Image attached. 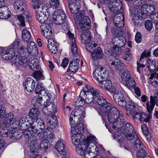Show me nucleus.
I'll return each mask as SVG.
<instances>
[{"label":"nucleus","instance_id":"f257e3e1","mask_svg":"<svg viewBox=\"0 0 158 158\" xmlns=\"http://www.w3.org/2000/svg\"><path fill=\"white\" fill-rule=\"evenodd\" d=\"M85 88V91L83 89L81 90L79 97L75 102V106L81 107L84 105L85 102L89 103L92 102L98 105L101 99L100 98L102 97L99 94V90L89 85H86Z\"/></svg>","mask_w":158,"mask_h":158},{"label":"nucleus","instance_id":"f03ea898","mask_svg":"<svg viewBox=\"0 0 158 158\" xmlns=\"http://www.w3.org/2000/svg\"><path fill=\"white\" fill-rule=\"evenodd\" d=\"M100 99L98 105L101 106L98 110V114L102 116L107 114L108 120L110 123H113L117 119H118L121 115H123L118 109L108 102L102 96Z\"/></svg>","mask_w":158,"mask_h":158},{"label":"nucleus","instance_id":"7ed1b4c3","mask_svg":"<svg viewBox=\"0 0 158 158\" xmlns=\"http://www.w3.org/2000/svg\"><path fill=\"white\" fill-rule=\"evenodd\" d=\"M28 130L23 132L25 137L33 141L40 140L42 138V129L44 128V124L42 119L38 118L29 123Z\"/></svg>","mask_w":158,"mask_h":158},{"label":"nucleus","instance_id":"20e7f679","mask_svg":"<svg viewBox=\"0 0 158 158\" xmlns=\"http://www.w3.org/2000/svg\"><path fill=\"white\" fill-rule=\"evenodd\" d=\"M158 106V98L152 96H150V101H148L146 103V108L149 114L147 115L141 111L135 112L132 115V118L134 120H139L141 121H144L146 123L149 122L151 117L152 113L155 105Z\"/></svg>","mask_w":158,"mask_h":158},{"label":"nucleus","instance_id":"39448f33","mask_svg":"<svg viewBox=\"0 0 158 158\" xmlns=\"http://www.w3.org/2000/svg\"><path fill=\"white\" fill-rule=\"evenodd\" d=\"M113 98L114 101L120 106L124 107L129 99V98L125 96L123 92L118 90L113 94Z\"/></svg>","mask_w":158,"mask_h":158},{"label":"nucleus","instance_id":"423d86ee","mask_svg":"<svg viewBox=\"0 0 158 158\" xmlns=\"http://www.w3.org/2000/svg\"><path fill=\"white\" fill-rule=\"evenodd\" d=\"M66 18L64 12L62 10H58L54 12L52 18L53 22L56 24L59 25L64 23Z\"/></svg>","mask_w":158,"mask_h":158},{"label":"nucleus","instance_id":"0eeeda50","mask_svg":"<svg viewBox=\"0 0 158 158\" xmlns=\"http://www.w3.org/2000/svg\"><path fill=\"white\" fill-rule=\"evenodd\" d=\"M155 10V8L153 5L147 4L146 3L141 6L140 14L141 17L145 18L147 16H150L151 14H153Z\"/></svg>","mask_w":158,"mask_h":158},{"label":"nucleus","instance_id":"6e6552de","mask_svg":"<svg viewBox=\"0 0 158 158\" xmlns=\"http://www.w3.org/2000/svg\"><path fill=\"white\" fill-rule=\"evenodd\" d=\"M33 2L32 6L33 8L35 9H37L36 10V13H39L40 14H47L48 11V8L44 4L40 3V2L39 0H32Z\"/></svg>","mask_w":158,"mask_h":158},{"label":"nucleus","instance_id":"1a4fd4ad","mask_svg":"<svg viewBox=\"0 0 158 158\" xmlns=\"http://www.w3.org/2000/svg\"><path fill=\"white\" fill-rule=\"evenodd\" d=\"M97 84L102 89L109 91L113 94L118 90L114 86H112L110 81L102 80L101 81H98Z\"/></svg>","mask_w":158,"mask_h":158},{"label":"nucleus","instance_id":"9d476101","mask_svg":"<svg viewBox=\"0 0 158 158\" xmlns=\"http://www.w3.org/2000/svg\"><path fill=\"white\" fill-rule=\"evenodd\" d=\"M109 66L112 69H116L121 71L124 69L125 65L118 59L114 57L109 62Z\"/></svg>","mask_w":158,"mask_h":158},{"label":"nucleus","instance_id":"9b49d317","mask_svg":"<svg viewBox=\"0 0 158 158\" xmlns=\"http://www.w3.org/2000/svg\"><path fill=\"white\" fill-rule=\"evenodd\" d=\"M91 21L87 16H84L77 27L79 32H81L90 27Z\"/></svg>","mask_w":158,"mask_h":158},{"label":"nucleus","instance_id":"f8f14e48","mask_svg":"<svg viewBox=\"0 0 158 158\" xmlns=\"http://www.w3.org/2000/svg\"><path fill=\"white\" fill-rule=\"evenodd\" d=\"M134 128L129 123H127L124 129V132L126 138L129 140L137 138V135L134 131Z\"/></svg>","mask_w":158,"mask_h":158},{"label":"nucleus","instance_id":"ddd939ff","mask_svg":"<svg viewBox=\"0 0 158 158\" xmlns=\"http://www.w3.org/2000/svg\"><path fill=\"white\" fill-rule=\"evenodd\" d=\"M13 7L19 14L23 13L26 10V4L24 0H17L13 3Z\"/></svg>","mask_w":158,"mask_h":158},{"label":"nucleus","instance_id":"4468645a","mask_svg":"<svg viewBox=\"0 0 158 158\" xmlns=\"http://www.w3.org/2000/svg\"><path fill=\"white\" fill-rule=\"evenodd\" d=\"M110 10L114 13L120 11L122 8V3L120 0L110 2L108 5Z\"/></svg>","mask_w":158,"mask_h":158},{"label":"nucleus","instance_id":"2eb2a0df","mask_svg":"<svg viewBox=\"0 0 158 158\" xmlns=\"http://www.w3.org/2000/svg\"><path fill=\"white\" fill-rule=\"evenodd\" d=\"M15 57L14 60V63L17 65L23 66L26 68L28 66V59L26 56H19L18 57L14 56Z\"/></svg>","mask_w":158,"mask_h":158},{"label":"nucleus","instance_id":"dca6fc26","mask_svg":"<svg viewBox=\"0 0 158 158\" xmlns=\"http://www.w3.org/2000/svg\"><path fill=\"white\" fill-rule=\"evenodd\" d=\"M102 68H97L96 69L93 73V77L96 80V83L98 84V81H101L104 78L105 79L106 78V76H105L104 72L102 74L101 72L102 71Z\"/></svg>","mask_w":158,"mask_h":158},{"label":"nucleus","instance_id":"f3484780","mask_svg":"<svg viewBox=\"0 0 158 158\" xmlns=\"http://www.w3.org/2000/svg\"><path fill=\"white\" fill-rule=\"evenodd\" d=\"M42 34L45 37L49 38L51 35L52 31L51 28L47 23H43L40 26Z\"/></svg>","mask_w":158,"mask_h":158},{"label":"nucleus","instance_id":"a211bd4d","mask_svg":"<svg viewBox=\"0 0 158 158\" xmlns=\"http://www.w3.org/2000/svg\"><path fill=\"white\" fill-rule=\"evenodd\" d=\"M124 19L123 14L122 13H118L114 16L113 21L115 26L121 28L124 26Z\"/></svg>","mask_w":158,"mask_h":158},{"label":"nucleus","instance_id":"6ab92c4d","mask_svg":"<svg viewBox=\"0 0 158 158\" xmlns=\"http://www.w3.org/2000/svg\"><path fill=\"white\" fill-rule=\"evenodd\" d=\"M95 137L93 136L88 137L82 144L85 146V148H97L98 147L95 143Z\"/></svg>","mask_w":158,"mask_h":158},{"label":"nucleus","instance_id":"aec40b11","mask_svg":"<svg viewBox=\"0 0 158 158\" xmlns=\"http://www.w3.org/2000/svg\"><path fill=\"white\" fill-rule=\"evenodd\" d=\"M70 10L73 14H75L79 11L81 7L80 4L77 0H73L71 2H69Z\"/></svg>","mask_w":158,"mask_h":158},{"label":"nucleus","instance_id":"412c9836","mask_svg":"<svg viewBox=\"0 0 158 158\" xmlns=\"http://www.w3.org/2000/svg\"><path fill=\"white\" fill-rule=\"evenodd\" d=\"M125 42V38L123 36L114 37L112 40V44L114 45V47H123Z\"/></svg>","mask_w":158,"mask_h":158},{"label":"nucleus","instance_id":"4be33fe9","mask_svg":"<svg viewBox=\"0 0 158 158\" xmlns=\"http://www.w3.org/2000/svg\"><path fill=\"white\" fill-rule=\"evenodd\" d=\"M79 60L77 58L72 60L69 63L68 71L73 73L77 72L79 69Z\"/></svg>","mask_w":158,"mask_h":158},{"label":"nucleus","instance_id":"5701e85b","mask_svg":"<svg viewBox=\"0 0 158 158\" xmlns=\"http://www.w3.org/2000/svg\"><path fill=\"white\" fill-rule=\"evenodd\" d=\"M126 123V121L124 116H121L118 119H117L112 123L113 128L115 130L119 129L122 127Z\"/></svg>","mask_w":158,"mask_h":158},{"label":"nucleus","instance_id":"b1692460","mask_svg":"<svg viewBox=\"0 0 158 158\" xmlns=\"http://www.w3.org/2000/svg\"><path fill=\"white\" fill-rule=\"evenodd\" d=\"M35 86V82L34 80L31 77H28L25 82V89L27 91L31 92L32 91Z\"/></svg>","mask_w":158,"mask_h":158},{"label":"nucleus","instance_id":"393cba45","mask_svg":"<svg viewBox=\"0 0 158 158\" xmlns=\"http://www.w3.org/2000/svg\"><path fill=\"white\" fill-rule=\"evenodd\" d=\"M48 48L50 52L53 54L57 52L58 43L54 41L52 39H50L48 40Z\"/></svg>","mask_w":158,"mask_h":158},{"label":"nucleus","instance_id":"a878e982","mask_svg":"<svg viewBox=\"0 0 158 158\" xmlns=\"http://www.w3.org/2000/svg\"><path fill=\"white\" fill-rule=\"evenodd\" d=\"M81 42L83 44H85L91 41V35L90 32L86 30L81 32Z\"/></svg>","mask_w":158,"mask_h":158},{"label":"nucleus","instance_id":"bb28decb","mask_svg":"<svg viewBox=\"0 0 158 158\" xmlns=\"http://www.w3.org/2000/svg\"><path fill=\"white\" fill-rule=\"evenodd\" d=\"M15 55L14 49L13 48H8L4 51L1 55L2 58L5 60H9L12 59Z\"/></svg>","mask_w":158,"mask_h":158},{"label":"nucleus","instance_id":"cd10ccee","mask_svg":"<svg viewBox=\"0 0 158 158\" xmlns=\"http://www.w3.org/2000/svg\"><path fill=\"white\" fill-rule=\"evenodd\" d=\"M49 11L47 12V14H40L39 13H35V17L37 20L41 23H46L49 17Z\"/></svg>","mask_w":158,"mask_h":158},{"label":"nucleus","instance_id":"c85d7f7f","mask_svg":"<svg viewBox=\"0 0 158 158\" xmlns=\"http://www.w3.org/2000/svg\"><path fill=\"white\" fill-rule=\"evenodd\" d=\"M4 135L5 136H7L13 139L17 140L19 139L20 137V135L18 134L17 131H15V130H12L10 131H5L4 130L3 131Z\"/></svg>","mask_w":158,"mask_h":158},{"label":"nucleus","instance_id":"c756f323","mask_svg":"<svg viewBox=\"0 0 158 158\" xmlns=\"http://www.w3.org/2000/svg\"><path fill=\"white\" fill-rule=\"evenodd\" d=\"M84 127L82 123H79V125L77 126H75L74 127H73L71 129V132L72 134L76 135L79 134L80 137H81L83 135L81 136V134L84 132Z\"/></svg>","mask_w":158,"mask_h":158},{"label":"nucleus","instance_id":"7c9ffc66","mask_svg":"<svg viewBox=\"0 0 158 158\" xmlns=\"http://www.w3.org/2000/svg\"><path fill=\"white\" fill-rule=\"evenodd\" d=\"M8 8L4 5L0 8V18L6 19L10 17L11 12L8 10Z\"/></svg>","mask_w":158,"mask_h":158},{"label":"nucleus","instance_id":"2f4dec72","mask_svg":"<svg viewBox=\"0 0 158 158\" xmlns=\"http://www.w3.org/2000/svg\"><path fill=\"white\" fill-rule=\"evenodd\" d=\"M51 117L48 118L47 119V123L48 127L52 128L55 127L57 125L58 121L57 117L54 114Z\"/></svg>","mask_w":158,"mask_h":158},{"label":"nucleus","instance_id":"473e14b6","mask_svg":"<svg viewBox=\"0 0 158 158\" xmlns=\"http://www.w3.org/2000/svg\"><path fill=\"white\" fill-rule=\"evenodd\" d=\"M91 55L94 59H101L103 58V54L100 47H98L91 52Z\"/></svg>","mask_w":158,"mask_h":158},{"label":"nucleus","instance_id":"72a5a7b5","mask_svg":"<svg viewBox=\"0 0 158 158\" xmlns=\"http://www.w3.org/2000/svg\"><path fill=\"white\" fill-rule=\"evenodd\" d=\"M44 105L46 106V108L48 109V112L51 114H54L57 112L56 106L54 102H44Z\"/></svg>","mask_w":158,"mask_h":158},{"label":"nucleus","instance_id":"f704fd0d","mask_svg":"<svg viewBox=\"0 0 158 158\" xmlns=\"http://www.w3.org/2000/svg\"><path fill=\"white\" fill-rule=\"evenodd\" d=\"M71 116L75 117L76 118H77L80 122L82 118H84L85 117V113L83 110L78 109L74 111H73L71 114Z\"/></svg>","mask_w":158,"mask_h":158},{"label":"nucleus","instance_id":"c9c22d12","mask_svg":"<svg viewBox=\"0 0 158 158\" xmlns=\"http://www.w3.org/2000/svg\"><path fill=\"white\" fill-rule=\"evenodd\" d=\"M40 114L38 109L36 108H32L30 110L29 114V118L32 121L35 120L37 119V118Z\"/></svg>","mask_w":158,"mask_h":158},{"label":"nucleus","instance_id":"e433bc0d","mask_svg":"<svg viewBox=\"0 0 158 158\" xmlns=\"http://www.w3.org/2000/svg\"><path fill=\"white\" fill-rule=\"evenodd\" d=\"M14 118L13 114L10 113L6 114L2 118V124L6 126L7 125L11 123Z\"/></svg>","mask_w":158,"mask_h":158},{"label":"nucleus","instance_id":"4c0bfd02","mask_svg":"<svg viewBox=\"0 0 158 158\" xmlns=\"http://www.w3.org/2000/svg\"><path fill=\"white\" fill-rule=\"evenodd\" d=\"M147 62V65L150 72H153L156 70L158 71V64L156 68L155 62L152 60L148 58Z\"/></svg>","mask_w":158,"mask_h":158},{"label":"nucleus","instance_id":"58836bf2","mask_svg":"<svg viewBox=\"0 0 158 158\" xmlns=\"http://www.w3.org/2000/svg\"><path fill=\"white\" fill-rule=\"evenodd\" d=\"M27 51L28 53L31 54L32 53H35L37 51V48L35 44L33 41H30L27 44Z\"/></svg>","mask_w":158,"mask_h":158},{"label":"nucleus","instance_id":"ea45409f","mask_svg":"<svg viewBox=\"0 0 158 158\" xmlns=\"http://www.w3.org/2000/svg\"><path fill=\"white\" fill-rule=\"evenodd\" d=\"M125 106L126 110L129 111L131 114H133L135 113L136 106L132 101H128Z\"/></svg>","mask_w":158,"mask_h":158},{"label":"nucleus","instance_id":"a19ab883","mask_svg":"<svg viewBox=\"0 0 158 158\" xmlns=\"http://www.w3.org/2000/svg\"><path fill=\"white\" fill-rule=\"evenodd\" d=\"M139 8L135 7L134 6H131L130 9L131 15L132 17L135 16L137 17H141Z\"/></svg>","mask_w":158,"mask_h":158},{"label":"nucleus","instance_id":"79ce46f5","mask_svg":"<svg viewBox=\"0 0 158 158\" xmlns=\"http://www.w3.org/2000/svg\"><path fill=\"white\" fill-rule=\"evenodd\" d=\"M139 8L135 7L134 6H131L130 9L131 15L132 17L135 16L137 17H141Z\"/></svg>","mask_w":158,"mask_h":158},{"label":"nucleus","instance_id":"37998d69","mask_svg":"<svg viewBox=\"0 0 158 158\" xmlns=\"http://www.w3.org/2000/svg\"><path fill=\"white\" fill-rule=\"evenodd\" d=\"M22 39L24 41H29L31 37V35L30 32L27 29H24L22 31Z\"/></svg>","mask_w":158,"mask_h":158},{"label":"nucleus","instance_id":"c03bdc74","mask_svg":"<svg viewBox=\"0 0 158 158\" xmlns=\"http://www.w3.org/2000/svg\"><path fill=\"white\" fill-rule=\"evenodd\" d=\"M69 120L71 129H72L73 127H75V126H78L79 123H80L78 120V118H76L75 117H71V114L69 118Z\"/></svg>","mask_w":158,"mask_h":158},{"label":"nucleus","instance_id":"a18cd8bd","mask_svg":"<svg viewBox=\"0 0 158 158\" xmlns=\"http://www.w3.org/2000/svg\"><path fill=\"white\" fill-rule=\"evenodd\" d=\"M85 44L86 48L87 50L90 52H92L95 49L97 46V44L94 43L91 41L88 42V43Z\"/></svg>","mask_w":158,"mask_h":158},{"label":"nucleus","instance_id":"49530a36","mask_svg":"<svg viewBox=\"0 0 158 158\" xmlns=\"http://www.w3.org/2000/svg\"><path fill=\"white\" fill-rule=\"evenodd\" d=\"M41 84L40 82L38 83L36 86L35 89V92L36 94H40L42 95L43 94H45V90H44V88L41 85Z\"/></svg>","mask_w":158,"mask_h":158},{"label":"nucleus","instance_id":"de8ad7c7","mask_svg":"<svg viewBox=\"0 0 158 158\" xmlns=\"http://www.w3.org/2000/svg\"><path fill=\"white\" fill-rule=\"evenodd\" d=\"M76 151L80 155H84L85 158H89L88 157V155L90 152L89 150H88V149H76Z\"/></svg>","mask_w":158,"mask_h":158},{"label":"nucleus","instance_id":"09e8293b","mask_svg":"<svg viewBox=\"0 0 158 158\" xmlns=\"http://www.w3.org/2000/svg\"><path fill=\"white\" fill-rule=\"evenodd\" d=\"M135 140L134 141L135 143L134 144V147L135 148H143L144 146L143 143L140 141L139 138H138L137 136V138L133 139L131 140Z\"/></svg>","mask_w":158,"mask_h":158},{"label":"nucleus","instance_id":"8fccbe9b","mask_svg":"<svg viewBox=\"0 0 158 158\" xmlns=\"http://www.w3.org/2000/svg\"><path fill=\"white\" fill-rule=\"evenodd\" d=\"M137 158H142L147 155H148L147 152L144 149H136Z\"/></svg>","mask_w":158,"mask_h":158},{"label":"nucleus","instance_id":"3c124183","mask_svg":"<svg viewBox=\"0 0 158 158\" xmlns=\"http://www.w3.org/2000/svg\"><path fill=\"white\" fill-rule=\"evenodd\" d=\"M125 82L127 86L129 88L135 87L136 84L134 79L131 77Z\"/></svg>","mask_w":158,"mask_h":158},{"label":"nucleus","instance_id":"603ef678","mask_svg":"<svg viewBox=\"0 0 158 158\" xmlns=\"http://www.w3.org/2000/svg\"><path fill=\"white\" fill-rule=\"evenodd\" d=\"M60 5L59 0H50V6L53 9H56L59 7Z\"/></svg>","mask_w":158,"mask_h":158},{"label":"nucleus","instance_id":"864d4df0","mask_svg":"<svg viewBox=\"0 0 158 158\" xmlns=\"http://www.w3.org/2000/svg\"><path fill=\"white\" fill-rule=\"evenodd\" d=\"M118 27H116L113 30V34L115 36V37H120L123 36V32L121 30V28Z\"/></svg>","mask_w":158,"mask_h":158},{"label":"nucleus","instance_id":"5fc2aeb1","mask_svg":"<svg viewBox=\"0 0 158 158\" xmlns=\"http://www.w3.org/2000/svg\"><path fill=\"white\" fill-rule=\"evenodd\" d=\"M71 52L73 56H76L78 53L77 48L76 44V40H73L71 44Z\"/></svg>","mask_w":158,"mask_h":158},{"label":"nucleus","instance_id":"6e6d98bb","mask_svg":"<svg viewBox=\"0 0 158 158\" xmlns=\"http://www.w3.org/2000/svg\"><path fill=\"white\" fill-rule=\"evenodd\" d=\"M131 77L130 73L127 70L125 71L121 76V78L122 81H127Z\"/></svg>","mask_w":158,"mask_h":158},{"label":"nucleus","instance_id":"4d7b16f0","mask_svg":"<svg viewBox=\"0 0 158 158\" xmlns=\"http://www.w3.org/2000/svg\"><path fill=\"white\" fill-rule=\"evenodd\" d=\"M131 3L135 6H140L146 3L145 0H133Z\"/></svg>","mask_w":158,"mask_h":158},{"label":"nucleus","instance_id":"13d9d810","mask_svg":"<svg viewBox=\"0 0 158 158\" xmlns=\"http://www.w3.org/2000/svg\"><path fill=\"white\" fill-rule=\"evenodd\" d=\"M145 26L148 31H150L153 27L152 22L150 20H146L145 22Z\"/></svg>","mask_w":158,"mask_h":158},{"label":"nucleus","instance_id":"bf43d9fd","mask_svg":"<svg viewBox=\"0 0 158 158\" xmlns=\"http://www.w3.org/2000/svg\"><path fill=\"white\" fill-rule=\"evenodd\" d=\"M121 47H113L111 48V51L113 53H115L116 54L118 55L121 53L123 50L121 48Z\"/></svg>","mask_w":158,"mask_h":158},{"label":"nucleus","instance_id":"052dcab7","mask_svg":"<svg viewBox=\"0 0 158 158\" xmlns=\"http://www.w3.org/2000/svg\"><path fill=\"white\" fill-rule=\"evenodd\" d=\"M133 19L132 20V22L135 26H137L140 24L139 23V20L143 19L142 17H137L135 16H133Z\"/></svg>","mask_w":158,"mask_h":158},{"label":"nucleus","instance_id":"680f3d73","mask_svg":"<svg viewBox=\"0 0 158 158\" xmlns=\"http://www.w3.org/2000/svg\"><path fill=\"white\" fill-rule=\"evenodd\" d=\"M31 140L29 139L28 138H27V140H28V141L29 140H30L31 141H33V142H31L30 143H29V145H28L29 147V148H37L38 144L37 143L35 142H34V141H37L38 140L36 141H33L32 140V137L31 136ZM38 148H39V147H38Z\"/></svg>","mask_w":158,"mask_h":158},{"label":"nucleus","instance_id":"e2e57ef3","mask_svg":"<svg viewBox=\"0 0 158 158\" xmlns=\"http://www.w3.org/2000/svg\"><path fill=\"white\" fill-rule=\"evenodd\" d=\"M17 19L19 22V24L22 26H25V19L23 16L21 15H19L17 17Z\"/></svg>","mask_w":158,"mask_h":158},{"label":"nucleus","instance_id":"0e129e2a","mask_svg":"<svg viewBox=\"0 0 158 158\" xmlns=\"http://www.w3.org/2000/svg\"><path fill=\"white\" fill-rule=\"evenodd\" d=\"M65 147L64 142L62 140L58 141L55 145V148H64Z\"/></svg>","mask_w":158,"mask_h":158},{"label":"nucleus","instance_id":"69168bd1","mask_svg":"<svg viewBox=\"0 0 158 158\" xmlns=\"http://www.w3.org/2000/svg\"><path fill=\"white\" fill-rule=\"evenodd\" d=\"M92 150H91V152H93L94 154L96 155L94 158H102V156L99 155V149H92Z\"/></svg>","mask_w":158,"mask_h":158},{"label":"nucleus","instance_id":"338daca9","mask_svg":"<svg viewBox=\"0 0 158 158\" xmlns=\"http://www.w3.org/2000/svg\"><path fill=\"white\" fill-rule=\"evenodd\" d=\"M141 129L143 134L145 135H148L149 131L148 127L145 125H142Z\"/></svg>","mask_w":158,"mask_h":158},{"label":"nucleus","instance_id":"774afa93","mask_svg":"<svg viewBox=\"0 0 158 158\" xmlns=\"http://www.w3.org/2000/svg\"><path fill=\"white\" fill-rule=\"evenodd\" d=\"M31 152L32 153L34 154L35 155V156H34L33 158H41V156L39 155L37 152V151L35 150V149H31L30 150V151L29 152Z\"/></svg>","mask_w":158,"mask_h":158}]
</instances>
